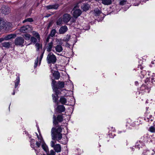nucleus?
Here are the masks:
<instances>
[{
  "label": "nucleus",
  "instance_id": "1",
  "mask_svg": "<svg viewBox=\"0 0 155 155\" xmlns=\"http://www.w3.org/2000/svg\"><path fill=\"white\" fill-rule=\"evenodd\" d=\"M61 131L62 128L60 127H58L56 129L54 128H52L51 130L52 139L53 140L56 139L58 141L61 140L62 137V134H61Z\"/></svg>",
  "mask_w": 155,
  "mask_h": 155
},
{
  "label": "nucleus",
  "instance_id": "2",
  "mask_svg": "<svg viewBox=\"0 0 155 155\" xmlns=\"http://www.w3.org/2000/svg\"><path fill=\"white\" fill-rule=\"evenodd\" d=\"M46 60L48 64H54L56 62L57 59L55 55L52 53H50L47 56Z\"/></svg>",
  "mask_w": 155,
  "mask_h": 155
},
{
  "label": "nucleus",
  "instance_id": "3",
  "mask_svg": "<svg viewBox=\"0 0 155 155\" xmlns=\"http://www.w3.org/2000/svg\"><path fill=\"white\" fill-rule=\"evenodd\" d=\"M73 16L75 18H77L80 16L82 13V11L79 9L77 5L75 6L72 11Z\"/></svg>",
  "mask_w": 155,
  "mask_h": 155
},
{
  "label": "nucleus",
  "instance_id": "4",
  "mask_svg": "<svg viewBox=\"0 0 155 155\" xmlns=\"http://www.w3.org/2000/svg\"><path fill=\"white\" fill-rule=\"evenodd\" d=\"M56 143V141H51L50 143L51 146V147L54 148L56 152L57 153L60 152L61 151V146L60 144H55Z\"/></svg>",
  "mask_w": 155,
  "mask_h": 155
},
{
  "label": "nucleus",
  "instance_id": "5",
  "mask_svg": "<svg viewBox=\"0 0 155 155\" xmlns=\"http://www.w3.org/2000/svg\"><path fill=\"white\" fill-rule=\"evenodd\" d=\"M24 39L22 37H18L15 40V43L17 45H22L24 43Z\"/></svg>",
  "mask_w": 155,
  "mask_h": 155
},
{
  "label": "nucleus",
  "instance_id": "6",
  "mask_svg": "<svg viewBox=\"0 0 155 155\" xmlns=\"http://www.w3.org/2000/svg\"><path fill=\"white\" fill-rule=\"evenodd\" d=\"M62 21L64 23H67L71 18V15L68 14H64L63 16Z\"/></svg>",
  "mask_w": 155,
  "mask_h": 155
},
{
  "label": "nucleus",
  "instance_id": "7",
  "mask_svg": "<svg viewBox=\"0 0 155 155\" xmlns=\"http://www.w3.org/2000/svg\"><path fill=\"white\" fill-rule=\"evenodd\" d=\"M1 10L2 12L5 14H8L10 12V8L7 6H3L1 8Z\"/></svg>",
  "mask_w": 155,
  "mask_h": 155
},
{
  "label": "nucleus",
  "instance_id": "8",
  "mask_svg": "<svg viewBox=\"0 0 155 155\" xmlns=\"http://www.w3.org/2000/svg\"><path fill=\"white\" fill-rule=\"evenodd\" d=\"M30 28L29 25H26L22 27L20 29V31L22 33H26L28 31Z\"/></svg>",
  "mask_w": 155,
  "mask_h": 155
},
{
  "label": "nucleus",
  "instance_id": "9",
  "mask_svg": "<svg viewBox=\"0 0 155 155\" xmlns=\"http://www.w3.org/2000/svg\"><path fill=\"white\" fill-rule=\"evenodd\" d=\"M53 41L48 43L47 45L46 48L47 51L48 52H50L51 51V49L53 47Z\"/></svg>",
  "mask_w": 155,
  "mask_h": 155
},
{
  "label": "nucleus",
  "instance_id": "10",
  "mask_svg": "<svg viewBox=\"0 0 155 155\" xmlns=\"http://www.w3.org/2000/svg\"><path fill=\"white\" fill-rule=\"evenodd\" d=\"M58 6L59 5L58 4H54L46 6H45V8L48 10L52 9H56L58 8Z\"/></svg>",
  "mask_w": 155,
  "mask_h": 155
},
{
  "label": "nucleus",
  "instance_id": "11",
  "mask_svg": "<svg viewBox=\"0 0 155 155\" xmlns=\"http://www.w3.org/2000/svg\"><path fill=\"white\" fill-rule=\"evenodd\" d=\"M68 30V28L66 26H62L60 28L59 30V33L60 34H63L65 33Z\"/></svg>",
  "mask_w": 155,
  "mask_h": 155
},
{
  "label": "nucleus",
  "instance_id": "12",
  "mask_svg": "<svg viewBox=\"0 0 155 155\" xmlns=\"http://www.w3.org/2000/svg\"><path fill=\"white\" fill-rule=\"evenodd\" d=\"M81 8L84 11H86L90 8V6L88 4H84L81 6Z\"/></svg>",
  "mask_w": 155,
  "mask_h": 155
},
{
  "label": "nucleus",
  "instance_id": "13",
  "mask_svg": "<svg viewBox=\"0 0 155 155\" xmlns=\"http://www.w3.org/2000/svg\"><path fill=\"white\" fill-rule=\"evenodd\" d=\"M56 52L60 53L62 51L63 49L62 46L60 45H58L54 47Z\"/></svg>",
  "mask_w": 155,
  "mask_h": 155
},
{
  "label": "nucleus",
  "instance_id": "14",
  "mask_svg": "<svg viewBox=\"0 0 155 155\" xmlns=\"http://www.w3.org/2000/svg\"><path fill=\"white\" fill-rule=\"evenodd\" d=\"M41 147L47 153H48V146H47L45 142H43L41 143Z\"/></svg>",
  "mask_w": 155,
  "mask_h": 155
},
{
  "label": "nucleus",
  "instance_id": "15",
  "mask_svg": "<svg viewBox=\"0 0 155 155\" xmlns=\"http://www.w3.org/2000/svg\"><path fill=\"white\" fill-rule=\"evenodd\" d=\"M33 37L36 38L39 41L40 40V35L38 33L35 31H32L31 32Z\"/></svg>",
  "mask_w": 155,
  "mask_h": 155
},
{
  "label": "nucleus",
  "instance_id": "16",
  "mask_svg": "<svg viewBox=\"0 0 155 155\" xmlns=\"http://www.w3.org/2000/svg\"><path fill=\"white\" fill-rule=\"evenodd\" d=\"M16 35L15 34H10L7 35L5 37V40H8L9 39L15 38L16 37Z\"/></svg>",
  "mask_w": 155,
  "mask_h": 155
},
{
  "label": "nucleus",
  "instance_id": "17",
  "mask_svg": "<svg viewBox=\"0 0 155 155\" xmlns=\"http://www.w3.org/2000/svg\"><path fill=\"white\" fill-rule=\"evenodd\" d=\"M53 75L56 79H59L60 77V74L58 71H55L53 73Z\"/></svg>",
  "mask_w": 155,
  "mask_h": 155
},
{
  "label": "nucleus",
  "instance_id": "18",
  "mask_svg": "<svg viewBox=\"0 0 155 155\" xmlns=\"http://www.w3.org/2000/svg\"><path fill=\"white\" fill-rule=\"evenodd\" d=\"M10 45L11 43L10 42H5L2 43V46L6 48H9Z\"/></svg>",
  "mask_w": 155,
  "mask_h": 155
},
{
  "label": "nucleus",
  "instance_id": "19",
  "mask_svg": "<svg viewBox=\"0 0 155 155\" xmlns=\"http://www.w3.org/2000/svg\"><path fill=\"white\" fill-rule=\"evenodd\" d=\"M57 108L61 112H63L65 111V109L63 105H59L58 106Z\"/></svg>",
  "mask_w": 155,
  "mask_h": 155
},
{
  "label": "nucleus",
  "instance_id": "20",
  "mask_svg": "<svg viewBox=\"0 0 155 155\" xmlns=\"http://www.w3.org/2000/svg\"><path fill=\"white\" fill-rule=\"evenodd\" d=\"M60 101L62 104H65L67 102L66 99L63 97H61L60 98Z\"/></svg>",
  "mask_w": 155,
  "mask_h": 155
},
{
  "label": "nucleus",
  "instance_id": "21",
  "mask_svg": "<svg viewBox=\"0 0 155 155\" xmlns=\"http://www.w3.org/2000/svg\"><path fill=\"white\" fill-rule=\"evenodd\" d=\"M102 1L101 3L104 5H108L110 4L112 2L111 1Z\"/></svg>",
  "mask_w": 155,
  "mask_h": 155
},
{
  "label": "nucleus",
  "instance_id": "22",
  "mask_svg": "<svg viewBox=\"0 0 155 155\" xmlns=\"http://www.w3.org/2000/svg\"><path fill=\"white\" fill-rule=\"evenodd\" d=\"M35 45L37 51H39V49L42 48V45L40 44L37 43Z\"/></svg>",
  "mask_w": 155,
  "mask_h": 155
},
{
  "label": "nucleus",
  "instance_id": "23",
  "mask_svg": "<svg viewBox=\"0 0 155 155\" xmlns=\"http://www.w3.org/2000/svg\"><path fill=\"white\" fill-rule=\"evenodd\" d=\"M94 12L95 15L96 16H98L101 13V12L97 8L95 9Z\"/></svg>",
  "mask_w": 155,
  "mask_h": 155
},
{
  "label": "nucleus",
  "instance_id": "24",
  "mask_svg": "<svg viewBox=\"0 0 155 155\" xmlns=\"http://www.w3.org/2000/svg\"><path fill=\"white\" fill-rule=\"evenodd\" d=\"M31 37V35L28 34H26L24 35L23 37L27 40H29Z\"/></svg>",
  "mask_w": 155,
  "mask_h": 155
},
{
  "label": "nucleus",
  "instance_id": "25",
  "mask_svg": "<svg viewBox=\"0 0 155 155\" xmlns=\"http://www.w3.org/2000/svg\"><path fill=\"white\" fill-rule=\"evenodd\" d=\"M63 120V117L61 115H59L57 117V120L59 122H61Z\"/></svg>",
  "mask_w": 155,
  "mask_h": 155
},
{
  "label": "nucleus",
  "instance_id": "26",
  "mask_svg": "<svg viewBox=\"0 0 155 155\" xmlns=\"http://www.w3.org/2000/svg\"><path fill=\"white\" fill-rule=\"evenodd\" d=\"M58 86L60 88H63L64 87V83L63 82L59 81L58 83Z\"/></svg>",
  "mask_w": 155,
  "mask_h": 155
},
{
  "label": "nucleus",
  "instance_id": "27",
  "mask_svg": "<svg viewBox=\"0 0 155 155\" xmlns=\"http://www.w3.org/2000/svg\"><path fill=\"white\" fill-rule=\"evenodd\" d=\"M33 21V20L32 18H27V19H25V20H24L22 22L23 23H24L25 22H28V21L31 22Z\"/></svg>",
  "mask_w": 155,
  "mask_h": 155
},
{
  "label": "nucleus",
  "instance_id": "28",
  "mask_svg": "<svg viewBox=\"0 0 155 155\" xmlns=\"http://www.w3.org/2000/svg\"><path fill=\"white\" fill-rule=\"evenodd\" d=\"M20 81V78L19 77H18L16 79V81L15 83V87L16 88L18 85Z\"/></svg>",
  "mask_w": 155,
  "mask_h": 155
},
{
  "label": "nucleus",
  "instance_id": "29",
  "mask_svg": "<svg viewBox=\"0 0 155 155\" xmlns=\"http://www.w3.org/2000/svg\"><path fill=\"white\" fill-rule=\"evenodd\" d=\"M37 38L34 37H31V41L32 42L35 43L37 41Z\"/></svg>",
  "mask_w": 155,
  "mask_h": 155
},
{
  "label": "nucleus",
  "instance_id": "30",
  "mask_svg": "<svg viewBox=\"0 0 155 155\" xmlns=\"http://www.w3.org/2000/svg\"><path fill=\"white\" fill-rule=\"evenodd\" d=\"M56 32V31L55 29L52 30L51 31L50 35L52 37H53L55 35Z\"/></svg>",
  "mask_w": 155,
  "mask_h": 155
},
{
  "label": "nucleus",
  "instance_id": "31",
  "mask_svg": "<svg viewBox=\"0 0 155 155\" xmlns=\"http://www.w3.org/2000/svg\"><path fill=\"white\" fill-rule=\"evenodd\" d=\"M37 137L38 138V140H39V142H40L41 143H42L43 142H44L43 140L42 139V137L41 136L39 137L38 134H36Z\"/></svg>",
  "mask_w": 155,
  "mask_h": 155
},
{
  "label": "nucleus",
  "instance_id": "32",
  "mask_svg": "<svg viewBox=\"0 0 155 155\" xmlns=\"http://www.w3.org/2000/svg\"><path fill=\"white\" fill-rule=\"evenodd\" d=\"M63 22L62 21V18H60L58 20L57 22V24L58 25H59L61 24H62Z\"/></svg>",
  "mask_w": 155,
  "mask_h": 155
},
{
  "label": "nucleus",
  "instance_id": "33",
  "mask_svg": "<svg viewBox=\"0 0 155 155\" xmlns=\"http://www.w3.org/2000/svg\"><path fill=\"white\" fill-rule=\"evenodd\" d=\"M38 60H39L38 57H37L35 61V64H34V67L35 68H36L38 65Z\"/></svg>",
  "mask_w": 155,
  "mask_h": 155
},
{
  "label": "nucleus",
  "instance_id": "34",
  "mask_svg": "<svg viewBox=\"0 0 155 155\" xmlns=\"http://www.w3.org/2000/svg\"><path fill=\"white\" fill-rule=\"evenodd\" d=\"M53 123L54 124H55V125H56L58 123V122L56 120V117L55 115H54L53 116Z\"/></svg>",
  "mask_w": 155,
  "mask_h": 155
},
{
  "label": "nucleus",
  "instance_id": "35",
  "mask_svg": "<svg viewBox=\"0 0 155 155\" xmlns=\"http://www.w3.org/2000/svg\"><path fill=\"white\" fill-rule=\"evenodd\" d=\"M70 38V36L67 35L66 36V37L64 38L63 40L65 41H68L69 40Z\"/></svg>",
  "mask_w": 155,
  "mask_h": 155
},
{
  "label": "nucleus",
  "instance_id": "36",
  "mask_svg": "<svg viewBox=\"0 0 155 155\" xmlns=\"http://www.w3.org/2000/svg\"><path fill=\"white\" fill-rule=\"evenodd\" d=\"M52 97L54 101L55 102H56L58 98V96H57V97H55L54 94H52Z\"/></svg>",
  "mask_w": 155,
  "mask_h": 155
},
{
  "label": "nucleus",
  "instance_id": "37",
  "mask_svg": "<svg viewBox=\"0 0 155 155\" xmlns=\"http://www.w3.org/2000/svg\"><path fill=\"white\" fill-rule=\"evenodd\" d=\"M149 130L151 132L154 133L155 132V128L153 126H151L149 128Z\"/></svg>",
  "mask_w": 155,
  "mask_h": 155
},
{
  "label": "nucleus",
  "instance_id": "38",
  "mask_svg": "<svg viewBox=\"0 0 155 155\" xmlns=\"http://www.w3.org/2000/svg\"><path fill=\"white\" fill-rule=\"evenodd\" d=\"M55 152L53 150H51L50 151V153L49 154L47 153L48 155H55Z\"/></svg>",
  "mask_w": 155,
  "mask_h": 155
},
{
  "label": "nucleus",
  "instance_id": "39",
  "mask_svg": "<svg viewBox=\"0 0 155 155\" xmlns=\"http://www.w3.org/2000/svg\"><path fill=\"white\" fill-rule=\"evenodd\" d=\"M43 54H44V52L41 55L40 57L39 58V64H40L41 62V59L43 58Z\"/></svg>",
  "mask_w": 155,
  "mask_h": 155
},
{
  "label": "nucleus",
  "instance_id": "40",
  "mask_svg": "<svg viewBox=\"0 0 155 155\" xmlns=\"http://www.w3.org/2000/svg\"><path fill=\"white\" fill-rule=\"evenodd\" d=\"M41 144V143L39 141H37L36 142V145L38 147H40Z\"/></svg>",
  "mask_w": 155,
  "mask_h": 155
},
{
  "label": "nucleus",
  "instance_id": "41",
  "mask_svg": "<svg viewBox=\"0 0 155 155\" xmlns=\"http://www.w3.org/2000/svg\"><path fill=\"white\" fill-rule=\"evenodd\" d=\"M34 142L35 141L34 140H31V146L32 147L34 146L33 145V143H34Z\"/></svg>",
  "mask_w": 155,
  "mask_h": 155
},
{
  "label": "nucleus",
  "instance_id": "42",
  "mask_svg": "<svg viewBox=\"0 0 155 155\" xmlns=\"http://www.w3.org/2000/svg\"><path fill=\"white\" fill-rule=\"evenodd\" d=\"M56 81H55L53 80L52 82V86L53 87H54V85Z\"/></svg>",
  "mask_w": 155,
  "mask_h": 155
},
{
  "label": "nucleus",
  "instance_id": "43",
  "mask_svg": "<svg viewBox=\"0 0 155 155\" xmlns=\"http://www.w3.org/2000/svg\"><path fill=\"white\" fill-rule=\"evenodd\" d=\"M50 35H49L48 37L46 39V41L47 42H48L49 41V40L50 39Z\"/></svg>",
  "mask_w": 155,
  "mask_h": 155
},
{
  "label": "nucleus",
  "instance_id": "44",
  "mask_svg": "<svg viewBox=\"0 0 155 155\" xmlns=\"http://www.w3.org/2000/svg\"><path fill=\"white\" fill-rule=\"evenodd\" d=\"M4 40H5V38H0V42H2Z\"/></svg>",
  "mask_w": 155,
  "mask_h": 155
},
{
  "label": "nucleus",
  "instance_id": "45",
  "mask_svg": "<svg viewBox=\"0 0 155 155\" xmlns=\"http://www.w3.org/2000/svg\"><path fill=\"white\" fill-rule=\"evenodd\" d=\"M125 1H123V0L121 1V2H120V4L121 5H123V3Z\"/></svg>",
  "mask_w": 155,
  "mask_h": 155
},
{
  "label": "nucleus",
  "instance_id": "46",
  "mask_svg": "<svg viewBox=\"0 0 155 155\" xmlns=\"http://www.w3.org/2000/svg\"><path fill=\"white\" fill-rule=\"evenodd\" d=\"M66 45L68 47H69V45L68 43L66 44Z\"/></svg>",
  "mask_w": 155,
  "mask_h": 155
},
{
  "label": "nucleus",
  "instance_id": "47",
  "mask_svg": "<svg viewBox=\"0 0 155 155\" xmlns=\"http://www.w3.org/2000/svg\"><path fill=\"white\" fill-rule=\"evenodd\" d=\"M147 154H149V153H150V152H149V151H147Z\"/></svg>",
  "mask_w": 155,
  "mask_h": 155
},
{
  "label": "nucleus",
  "instance_id": "48",
  "mask_svg": "<svg viewBox=\"0 0 155 155\" xmlns=\"http://www.w3.org/2000/svg\"><path fill=\"white\" fill-rule=\"evenodd\" d=\"M15 94V92L14 91L13 93V94H12L13 95H14Z\"/></svg>",
  "mask_w": 155,
  "mask_h": 155
},
{
  "label": "nucleus",
  "instance_id": "49",
  "mask_svg": "<svg viewBox=\"0 0 155 155\" xmlns=\"http://www.w3.org/2000/svg\"><path fill=\"white\" fill-rule=\"evenodd\" d=\"M56 41H59V40H58V39H56Z\"/></svg>",
  "mask_w": 155,
  "mask_h": 155
},
{
  "label": "nucleus",
  "instance_id": "50",
  "mask_svg": "<svg viewBox=\"0 0 155 155\" xmlns=\"http://www.w3.org/2000/svg\"><path fill=\"white\" fill-rule=\"evenodd\" d=\"M134 5L135 6H137V5Z\"/></svg>",
  "mask_w": 155,
  "mask_h": 155
},
{
  "label": "nucleus",
  "instance_id": "51",
  "mask_svg": "<svg viewBox=\"0 0 155 155\" xmlns=\"http://www.w3.org/2000/svg\"><path fill=\"white\" fill-rule=\"evenodd\" d=\"M51 72L52 73V70H51Z\"/></svg>",
  "mask_w": 155,
  "mask_h": 155
},
{
  "label": "nucleus",
  "instance_id": "52",
  "mask_svg": "<svg viewBox=\"0 0 155 155\" xmlns=\"http://www.w3.org/2000/svg\"><path fill=\"white\" fill-rule=\"evenodd\" d=\"M45 155V154H43V155Z\"/></svg>",
  "mask_w": 155,
  "mask_h": 155
}]
</instances>
